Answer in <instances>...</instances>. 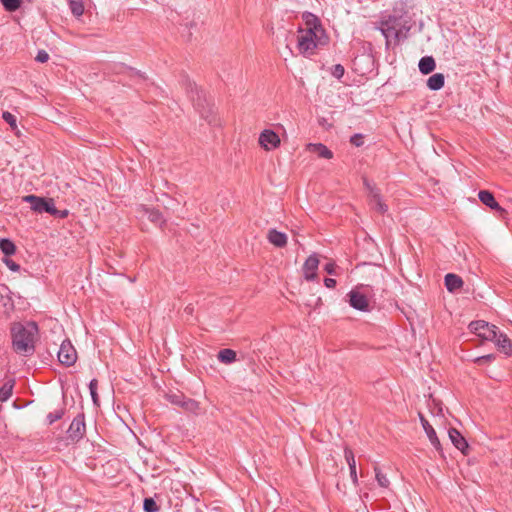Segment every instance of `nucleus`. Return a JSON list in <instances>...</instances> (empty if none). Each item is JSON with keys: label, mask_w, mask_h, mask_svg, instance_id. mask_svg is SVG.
Returning <instances> with one entry per match:
<instances>
[{"label": "nucleus", "mask_w": 512, "mask_h": 512, "mask_svg": "<svg viewBox=\"0 0 512 512\" xmlns=\"http://www.w3.org/2000/svg\"><path fill=\"white\" fill-rule=\"evenodd\" d=\"M302 18L305 28L298 30L297 49L302 56L311 57L329 44V36L316 15L305 12Z\"/></svg>", "instance_id": "nucleus-1"}, {"label": "nucleus", "mask_w": 512, "mask_h": 512, "mask_svg": "<svg viewBox=\"0 0 512 512\" xmlns=\"http://www.w3.org/2000/svg\"><path fill=\"white\" fill-rule=\"evenodd\" d=\"M13 350L22 356H30L35 351L38 339V326L35 322L13 323L11 327Z\"/></svg>", "instance_id": "nucleus-2"}, {"label": "nucleus", "mask_w": 512, "mask_h": 512, "mask_svg": "<svg viewBox=\"0 0 512 512\" xmlns=\"http://www.w3.org/2000/svg\"><path fill=\"white\" fill-rule=\"evenodd\" d=\"M24 202L31 205V209L37 213L47 212L51 215H58L59 210L55 207L53 199H45L36 195H26L22 198Z\"/></svg>", "instance_id": "nucleus-3"}, {"label": "nucleus", "mask_w": 512, "mask_h": 512, "mask_svg": "<svg viewBox=\"0 0 512 512\" xmlns=\"http://www.w3.org/2000/svg\"><path fill=\"white\" fill-rule=\"evenodd\" d=\"M469 329L483 340H496L498 327L483 320L473 321Z\"/></svg>", "instance_id": "nucleus-4"}, {"label": "nucleus", "mask_w": 512, "mask_h": 512, "mask_svg": "<svg viewBox=\"0 0 512 512\" xmlns=\"http://www.w3.org/2000/svg\"><path fill=\"white\" fill-rule=\"evenodd\" d=\"M364 185L368 191L369 204L373 209L381 214H384L388 210V206L382 201L381 193L375 185L371 184L367 179L364 180Z\"/></svg>", "instance_id": "nucleus-5"}, {"label": "nucleus", "mask_w": 512, "mask_h": 512, "mask_svg": "<svg viewBox=\"0 0 512 512\" xmlns=\"http://www.w3.org/2000/svg\"><path fill=\"white\" fill-rule=\"evenodd\" d=\"M86 433L84 414H78L71 422L67 430V438L72 442H78Z\"/></svg>", "instance_id": "nucleus-6"}, {"label": "nucleus", "mask_w": 512, "mask_h": 512, "mask_svg": "<svg viewBox=\"0 0 512 512\" xmlns=\"http://www.w3.org/2000/svg\"><path fill=\"white\" fill-rule=\"evenodd\" d=\"M258 143L265 151H271L280 146L281 139L275 131L264 129L259 135Z\"/></svg>", "instance_id": "nucleus-7"}, {"label": "nucleus", "mask_w": 512, "mask_h": 512, "mask_svg": "<svg viewBox=\"0 0 512 512\" xmlns=\"http://www.w3.org/2000/svg\"><path fill=\"white\" fill-rule=\"evenodd\" d=\"M77 359V352L70 341L65 340L62 342L58 351V360L65 366H72Z\"/></svg>", "instance_id": "nucleus-8"}, {"label": "nucleus", "mask_w": 512, "mask_h": 512, "mask_svg": "<svg viewBox=\"0 0 512 512\" xmlns=\"http://www.w3.org/2000/svg\"><path fill=\"white\" fill-rule=\"evenodd\" d=\"M319 256L317 253L311 254L303 264L302 272L303 277L307 281H313L317 277V270L319 267Z\"/></svg>", "instance_id": "nucleus-9"}, {"label": "nucleus", "mask_w": 512, "mask_h": 512, "mask_svg": "<svg viewBox=\"0 0 512 512\" xmlns=\"http://www.w3.org/2000/svg\"><path fill=\"white\" fill-rule=\"evenodd\" d=\"M169 401L177 406H180L187 412L197 414L200 409V405L196 400L185 398L183 395L172 394L168 397Z\"/></svg>", "instance_id": "nucleus-10"}, {"label": "nucleus", "mask_w": 512, "mask_h": 512, "mask_svg": "<svg viewBox=\"0 0 512 512\" xmlns=\"http://www.w3.org/2000/svg\"><path fill=\"white\" fill-rule=\"evenodd\" d=\"M348 297H349V304L351 307H353L354 309L360 310V311H364V312L369 311V300L367 299V297L364 294H362L356 290H351L348 293Z\"/></svg>", "instance_id": "nucleus-11"}, {"label": "nucleus", "mask_w": 512, "mask_h": 512, "mask_svg": "<svg viewBox=\"0 0 512 512\" xmlns=\"http://www.w3.org/2000/svg\"><path fill=\"white\" fill-rule=\"evenodd\" d=\"M137 212L140 217H147L149 221L160 227L165 223L163 215L159 210L150 209L144 205H140Z\"/></svg>", "instance_id": "nucleus-12"}, {"label": "nucleus", "mask_w": 512, "mask_h": 512, "mask_svg": "<svg viewBox=\"0 0 512 512\" xmlns=\"http://www.w3.org/2000/svg\"><path fill=\"white\" fill-rule=\"evenodd\" d=\"M419 418H420L422 427L425 430L426 435H427L428 439L430 440L431 444L434 446V448L437 451L440 452L442 450V447H441V443L437 437V434H436L434 428L430 425L428 420L421 413H419Z\"/></svg>", "instance_id": "nucleus-13"}, {"label": "nucleus", "mask_w": 512, "mask_h": 512, "mask_svg": "<svg viewBox=\"0 0 512 512\" xmlns=\"http://www.w3.org/2000/svg\"><path fill=\"white\" fill-rule=\"evenodd\" d=\"M493 341L500 352L504 353L506 356L512 355V341L506 334L500 333L499 330H497L496 340Z\"/></svg>", "instance_id": "nucleus-14"}, {"label": "nucleus", "mask_w": 512, "mask_h": 512, "mask_svg": "<svg viewBox=\"0 0 512 512\" xmlns=\"http://www.w3.org/2000/svg\"><path fill=\"white\" fill-rule=\"evenodd\" d=\"M449 438L453 445L459 449L463 454H466L468 443L462 434L455 428H450L448 431Z\"/></svg>", "instance_id": "nucleus-15"}, {"label": "nucleus", "mask_w": 512, "mask_h": 512, "mask_svg": "<svg viewBox=\"0 0 512 512\" xmlns=\"http://www.w3.org/2000/svg\"><path fill=\"white\" fill-rule=\"evenodd\" d=\"M287 235L276 229H270L267 233V240L269 243L277 248H283L287 244Z\"/></svg>", "instance_id": "nucleus-16"}, {"label": "nucleus", "mask_w": 512, "mask_h": 512, "mask_svg": "<svg viewBox=\"0 0 512 512\" xmlns=\"http://www.w3.org/2000/svg\"><path fill=\"white\" fill-rule=\"evenodd\" d=\"M344 456H345L346 462L349 466L350 477H351L353 483L355 485H357L358 477H357L356 461H355L354 453L350 448L345 447Z\"/></svg>", "instance_id": "nucleus-17"}, {"label": "nucleus", "mask_w": 512, "mask_h": 512, "mask_svg": "<svg viewBox=\"0 0 512 512\" xmlns=\"http://www.w3.org/2000/svg\"><path fill=\"white\" fill-rule=\"evenodd\" d=\"M306 148L308 151L316 153L320 158H333V152L322 143H309Z\"/></svg>", "instance_id": "nucleus-18"}, {"label": "nucleus", "mask_w": 512, "mask_h": 512, "mask_svg": "<svg viewBox=\"0 0 512 512\" xmlns=\"http://www.w3.org/2000/svg\"><path fill=\"white\" fill-rule=\"evenodd\" d=\"M445 286L449 292H455L463 286V280L456 274L448 273L445 276Z\"/></svg>", "instance_id": "nucleus-19"}, {"label": "nucleus", "mask_w": 512, "mask_h": 512, "mask_svg": "<svg viewBox=\"0 0 512 512\" xmlns=\"http://www.w3.org/2000/svg\"><path fill=\"white\" fill-rule=\"evenodd\" d=\"M478 197L484 205L490 207L491 209H494V210L501 209V207L499 206L498 202L495 200V198L491 192H489L487 190H481L478 193Z\"/></svg>", "instance_id": "nucleus-20"}, {"label": "nucleus", "mask_w": 512, "mask_h": 512, "mask_svg": "<svg viewBox=\"0 0 512 512\" xmlns=\"http://www.w3.org/2000/svg\"><path fill=\"white\" fill-rule=\"evenodd\" d=\"M445 83V77L442 73H436L430 76L427 80V86L431 90H440Z\"/></svg>", "instance_id": "nucleus-21"}, {"label": "nucleus", "mask_w": 512, "mask_h": 512, "mask_svg": "<svg viewBox=\"0 0 512 512\" xmlns=\"http://www.w3.org/2000/svg\"><path fill=\"white\" fill-rule=\"evenodd\" d=\"M14 379H9L0 387V402H6L13 393Z\"/></svg>", "instance_id": "nucleus-22"}, {"label": "nucleus", "mask_w": 512, "mask_h": 512, "mask_svg": "<svg viewBox=\"0 0 512 512\" xmlns=\"http://www.w3.org/2000/svg\"><path fill=\"white\" fill-rule=\"evenodd\" d=\"M419 70L422 74H429L435 69V60L431 56H426L419 61Z\"/></svg>", "instance_id": "nucleus-23"}, {"label": "nucleus", "mask_w": 512, "mask_h": 512, "mask_svg": "<svg viewBox=\"0 0 512 512\" xmlns=\"http://www.w3.org/2000/svg\"><path fill=\"white\" fill-rule=\"evenodd\" d=\"M218 360L225 364H230L236 360V352L232 349H222L218 352Z\"/></svg>", "instance_id": "nucleus-24"}, {"label": "nucleus", "mask_w": 512, "mask_h": 512, "mask_svg": "<svg viewBox=\"0 0 512 512\" xmlns=\"http://www.w3.org/2000/svg\"><path fill=\"white\" fill-rule=\"evenodd\" d=\"M0 250L4 255L10 256L16 252L15 244L9 239H1L0 240Z\"/></svg>", "instance_id": "nucleus-25"}, {"label": "nucleus", "mask_w": 512, "mask_h": 512, "mask_svg": "<svg viewBox=\"0 0 512 512\" xmlns=\"http://www.w3.org/2000/svg\"><path fill=\"white\" fill-rule=\"evenodd\" d=\"M69 6L74 16L80 17L84 13V4L82 0H69Z\"/></svg>", "instance_id": "nucleus-26"}, {"label": "nucleus", "mask_w": 512, "mask_h": 512, "mask_svg": "<svg viewBox=\"0 0 512 512\" xmlns=\"http://www.w3.org/2000/svg\"><path fill=\"white\" fill-rule=\"evenodd\" d=\"M3 7L8 12H14L21 6L22 0H0Z\"/></svg>", "instance_id": "nucleus-27"}, {"label": "nucleus", "mask_w": 512, "mask_h": 512, "mask_svg": "<svg viewBox=\"0 0 512 512\" xmlns=\"http://www.w3.org/2000/svg\"><path fill=\"white\" fill-rule=\"evenodd\" d=\"M64 414H65L64 408H58V409H55L54 411L48 413V415H47L48 424H53L55 421L60 420L64 416Z\"/></svg>", "instance_id": "nucleus-28"}, {"label": "nucleus", "mask_w": 512, "mask_h": 512, "mask_svg": "<svg viewBox=\"0 0 512 512\" xmlns=\"http://www.w3.org/2000/svg\"><path fill=\"white\" fill-rule=\"evenodd\" d=\"M97 387H98V381L96 379H92L89 384V390H90V394H91L93 403L98 406L99 405V397L97 394Z\"/></svg>", "instance_id": "nucleus-29"}, {"label": "nucleus", "mask_w": 512, "mask_h": 512, "mask_svg": "<svg viewBox=\"0 0 512 512\" xmlns=\"http://www.w3.org/2000/svg\"><path fill=\"white\" fill-rule=\"evenodd\" d=\"M143 509L145 512H157L159 510V506L156 504L153 498H145Z\"/></svg>", "instance_id": "nucleus-30"}, {"label": "nucleus", "mask_w": 512, "mask_h": 512, "mask_svg": "<svg viewBox=\"0 0 512 512\" xmlns=\"http://www.w3.org/2000/svg\"><path fill=\"white\" fill-rule=\"evenodd\" d=\"M374 470H375L376 480H377L378 484L384 488L388 487L390 482H389L388 478L386 477V475L383 474L378 467H375Z\"/></svg>", "instance_id": "nucleus-31"}, {"label": "nucleus", "mask_w": 512, "mask_h": 512, "mask_svg": "<svg viewBox=\"0 0 512 512\" xmlns=\"http://www.w3.org/2000/svg\"><path fill=\"white\" fill-rule=\"evenodd\" d=\"M201 117L204 118L209 124H216L217 118L212 109L206 111H200Z\"/></svg>", "instance_id": "nucleus-32"}, {"label": "nucleus", "mask_w": 512, "mask_h": 512, "mask_svg": "<svg viewBox=\"0 0 512 512\" xmlns=\"http://www.w3.org/2000/svg\"><path fill=\"white\" fill-rule=\"evenodd\" d=\"M2 118L4 119V121L6 123H8L11 126L12 129H15L17 127L16 117L13 114H11L10 112H8V111L3 112Z\"/></svg>", "instance_id": "nucleus-33"}, {"label": "nucleus", "mask_w": 512, "mask_h": 512, "mask_svg": "<svg viewBox=\"0 0 512 512\" xmlns=\"http://www.w3.org/2000/svg\"><path fill=\"white\" fill-rule=\"evenodd\" d=\"M344 72H345V69L341 64H336L332 68V75L334 77H336L337 79H340L341 77H343Z\"/></svg>", "instance_id": "nucleus-34"}, {"label": "nucleus", "mask_w": 512, "mask_h": 512, "mask_svg": "<svg viewBox=\"0 0 512 512\" xmlns=\"http://www.w3.org/2000/svg\"><path fill=\"white\" fill-rule=\"evenodd\" d=\"M494 359H495V355L488 354V355H484V356H480V357L475 358L474 362L476 364H483V363L491 362Z\"/></svg>", "instance_id": "nucleus-35"}, {"label": "nucleus", "mask_w": 512, "mask_h": 512, "mask_svg": "<svg viewBox=\"0 0 512 512\" xmlns=\"http://www.w3.org/2000/svg\"><path fill=\"white\" fill-rule=\"evenodd\" d=\"M35 60L40 63H46L49 60V54L45 50H39Z\"/></svg>", "instance_id": "nucleus-36"}, {"label": "nucleus", "mask_w": 512, "mask_h": 512, "mask_svg": "<svg viewBox=\"0 0 512 512\" xmlns=\"http://www.w3.org/2000/svg\"><path fill=\"white\" fill-rule=\"evenodd\" d=\"M350 142L352 145L356 146V147H360L363 145V136L361 134H354L351 138H350Z\"/></svg>", "instance_id": "nucleus-37"}, {"label": "nucleus", "mask_w": 512, "mask_h": 512, "mask_svg": "<svg viewBox=\"0 0 512 512\" xmlns=\"http://www.w3.org/2000/svg\"><path fill=\"white\" fill-rule=\"evenodd\" d=\"M337 266L334 262H329L327 263L325 266H324V270L329 274V275H337Z\"/></svg>", "instance_id": "nucleus-38"}, {"label": "nucleus", "mask_w": 512, "mask_h": 512, "mask_svg": "<svg viewBox=\"0 0 512 512\" xmlns=\"http://www.w3.org/2000/svg\"><path fill=\"white\" fill-rule=\"evenodd\" d=\"M4 263L7 265V267H8L11 271L17 272V271H19V269H20V266H19L16 262H14L13 260H11V259L5 258V259H4Z\"/></svg>", "instance_id": "nucleus-39"}, {"label": "nucleus", "mask_w": 512, "mask_h": 512, "mask_svg": "<svg viewBox=\"0 0 512 512\" xmlns=\"http://www.w3.org/2000/svg\"><path fill=\"white\" fill-rule=\"evenodd\" d=\"M336 280L333 279V278H325L324 279V285L327 287V288H334L336 286Z\"/></svg>", "instance_id": "nucleus-40"}, {"label": "nucleus", "mask_w": 512, "mask_h": 512, "mask_svg": "<svg viewBox=\"0 0 512 512\" xmlns=\"http://www.w3.org/2000/svg\"><path fill=\"white\" fill-rule=\"evenodd\" d=\"M67 215H68V211L67 210H63V211L59 210L58 215H56V216L59 217V218H65V217H67Z\"/></svg>", "instance_id": "nucleus-41"}]
</instances>
